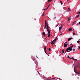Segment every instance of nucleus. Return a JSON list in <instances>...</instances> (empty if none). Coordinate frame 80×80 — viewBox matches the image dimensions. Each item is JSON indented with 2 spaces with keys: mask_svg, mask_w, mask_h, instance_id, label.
Wrapping results in <instances>:
<instances>
[{
  "mask_svg": "<svg viewBox=\"0 0 80 80\" xmlns=\"http://www.w3.org/2000/svg\"><path fill=\"white\" fill-rule=\"evenodd\" d=\"M47 30L48 32V37H50V31L49 29V26H48V25L47 24Z\"/></svg>",
  "mask_w": 80,
  "mask_h": 80,
  "instance_id": "nucleus-1",
  "label": "nucleus"
},
{
  "mask_svg": "<svg viewBox=\"0 0 80 80\" xmlns=\"http://www.w3.org/2000/svg\"><path fill=\"white\" fill-rule=\"evenodd\" d=\"M57 37H56V38L55 39H54L53 41H52V42H53L54 44L55 43V42L57 41Z\"/></svg>",
  "mask_w": 80,
  "mask_h": 80,
  "instance_id": "nucleus-2",
  "label": "nucleus"
},
{
  "mask_svg": "<svg viewBox=\"0 0 80 80\" xmlns=\"http://www.w3.org/2000/svg\"><path fill=\"white\" fill-rule=\"evenodd\" d=\"M68 48L70 51H72V49L71 48H70V47H69Z\"/></svg>",
  "mask_w": 80,
  "mask_h": 80,
  "instance_id": "nucleus-3",
  "label": "nucleus"
},
{
  "mask_svg": "<svg viewBox=\"0 0 80 80\" xmlns=\"http://www.w3.org/2000/svg\"><path fill=\"white\" fill-rule=\"evenodd\" d=\"M72 39H73V38H68V41H70V40H71Z\"/></svg>",
  "mask_w": 80,
  "mask_h": 80,
  "instance_id": "nucleus-4",
  "label": "nucleus"
},
{
  "mask_svg": "<svg viewBox=\"0 0 80 80\" xmlns=\"http://www.w3.org/2000/svg\"><path fill=\"white\" fill-rule=\"evenodd\" d=\"M72 29L71 28H70L68 30L69 32H71V31H72Z\"/></svg>",
  "mask_w": 80,
  "mask_h": 80,
  "instance_id": "nucleus-5",
  "label": "nucleus"
},
{
  "mask_svg": "<svg viewBox=\"0 0 80 80\" xmlns=\"http://www.w3.org/2000/svg\"><path fill=\"white\" fill-rule=\"evenodd\" d=\"M50 43H51V44L52 45H53V44H54V43L53 42V41H51Z\"/></svg>",
  "mask_w": 80,
  "mask_h": 80,
  "instance_id": "nucleus-6",
  "label": "nucleus"
},
{
  "mask_svg": "<svg viewBox=\"0 0 80 80\" xmlns=\"http://www.w3.org/2000/svg\"><path fill=\"white\" fill-rule=\"evenodd\" d=\"M69 50L68 48L66 50V52H69V51H68Z\"/></svg>",
  "mask_w": 80,
  "mask_h": 80,
  "instance_id": "nucleus-7",
  "label": "nucleus"
},
{
  "mask_svg": "<svg viewBox=\"0 0 80 80\" xmlns=\"http://www.w3.org/2000/svg\"><path fill=\"white\" fill-rule=\"evenodd\" d=\"M64 47H67V46L66 45V44H65V43H64Z\"/></svg>",
  "mask_w": 80,
  "mask_h": 80,
  "instance_id": "nucleus-8",
  "label": "nucleus"
},
{
  "mask_svg": "<svg viewBox=\"0 0 80 80\" xmlns=\"http://www.w3.org/2000/svg\"><path fill=\"white\" fill-rule=\"evenodd\" d=\"M42 35L45 36V32H42Z\"/></svg>",
  "mask_w": 80,
  "mask_h": 80,
  "instance_id": "nucleus-9",
  "label": "nucleus"
},
{
  "mask_svg": "<svg viewBox=\"0 0 80 80\" xmlns=\"http://www.w3.org/2000/svg\"><path fill=\"white\" fill-rule=\"evenodd\" d=\"M62 26L61 27H59V31H61V30H62Z\"/></svg>",
  "mask_w": 80,
  "mask_h": 80,
  "instance_id": "nucleus-10",
  "label": "nucleus"
},
{
  "mask_svg": "<svg viewBox=\"0 0 80 80\" xmlns=\"http://www.w3.org/2000/svg\"><path fill=\"white\" fill-rule=\"evenodd\" d=\"M79 16H80V14H78L77 16H76V18H78Z\"/></svg>",
  "mask_w": 80,
  "mask_h": 80,
  "instance_id": "nucleus-11",
  "label": "nucleus"
},
{
  "mask_svg": "<svg viewBox=\"0 0 80 80\" xmlns=\"http://www.w3.org/2000/svg\"><path fill=\"white\" fill-rule=\"evenodd\" d=\"M44 49V51L46 50H47V47L46 46H45Z\"/></svg>",
  "mask_w": 80,
  "mask_h": 80,
  "instance_id": "nucleus-12",
  "label": "nucleus"
},
{
  "mask_svg": "<svg viewBox=\"0 0 80 80\" xmlns=\"http://www.w3.org/2000/svg\"><path fill=\"white\" fill-rule=\"evenodd\" d=\"M47 25H48V22H47V23H45V26H47Z\"/></svg>",
  "mask_w": 80,
  "mask_h": 80,
  "instance_id": "nucleus-13",
  "label": "nucleus"
},
{
  "mask_svg": "<svg viewBox=\"0 0 80 80\" xmlns=\"http://www.w3.org/2000/svg\"><path fill=\"white\" fill-rule=\"evenodd\" d=\"M50 4L49 6H48V8H47L46 9V10H47L48 8H49V7H50Z\"/></svg>",
  "mask_w": 80,
  "mask_h": 80,
  "instance_id": "nucleus-14",
  "label": "nucleus"
},
{
  "mask_svg": "<svg viewBox=\"0 0 80 80\" xmlns=\"http://www.w3.org/2000/svg\"><path fill=\"white\" fill-rule=\"evenodd\" d=\"M72 19V18H68V21H69L70 20H71Z\"/></svg>",
  "mask_w": 80,
  "mask_h": 80,
  "instance_id": "nucleus-15",
  "label": "nucleus"
},
{
  "mask_svg": "<svg viewBox=\"0 0 80 80\" xmlns=\"http://www.w3.org/2000/svg\"><path fill=\"white\" fill-rule=\"evenodd\" d=\"M48 2H51L52 0H48Z\"/></svg>",
  "mask_w": 80,
  "mask_h": 80,
  "instance_id": "nucleus-16",
  "label": "nucleus"
},
{
  "mask_svg": "<svg viewBox=\"0 0 80 80\" xmlns=\"http://www.w3.org/2000/svg\"><path fill=\"white\" fill-rule=\"evenodd\" d=\"M73 45H72L71 46V47H69L70 48H73Z\"/></svg>",
  "mask_w": 80,
  "mask_h": 80,
  "instance_id": "nucleus-17",
  "label": "nucleus"
},
{
  "mask_svg": "<svg viewBox=\"0 0 80 80\" xmlns=\"http://www.w3.org/2000/svg\"><path fill=\"white\" fill-rule=\"evenodd\" d=\"M73 60H74L75 61H77V59H73Z\"/></svg>",
  "mask_w": 80,
  "mask_h": 80,
  "instance_id": "nucleus-18",
  "label": "nucleus"
},
{
  "mask_svg": "<svg viewBox=\"0 0 80 80\" xmlns=\"http://www.w3.org/2000/svg\"><path fill=\"white\" fill-rule=\"evenodd\" d=\"M65 50H64V49H63V50H62V53H63H63H64V51Z\"/></svg>",
  "mask_w": 80,
  "mask_h": 80,
  "instance_id": "nucleus-19",
  "label": "nucleus"
},
{
  "mask_svg": "<svg viewBox=\"0 0 80 80\" xmlns=\"http://www.w3.org/2000/svg\"><path fill=\"white\" fill-rule=\"evenodd\" d=\"M60 3H61V5H62L63 4V2H62V1H60Z\"/></svg>",
  "mask_w": 80,
  "mask_h": 80,
  "instance_id": "nucleus-20",
  "label": "nucleus"
},
{
  "mask_svg": "<svg viewBox=\"0 0 80 80\" xmlns=\"http://www.w3.org/2000/svg\"><path fill=\"white\" fill-rule=\"evenodd\" d=\"M76 22H77V21H76L75 22H73V24H75V23H76Z\"/></svg>",
  "mask_w": 80,
  "mask_h": 80,
  "instance_id": "nucleus-21",
  "label": "nucleus"
},
{
  "mask_svg": "<svg viewBox=\"0 0 80 80\" xmlns=\"http://www.w3.org/2000/svg\"><path fill=\"white\" fill-rule=\"evenodd\" d=\"M75 49H72V51H73V52H75Z\"/></svg>",
  "mask_w": 80,
  "mask_h": 80,
  "instance_id": "nucleus-22",
  "label": "nucleus"
},
{
  "mask_svg": "<svg viewBox=\"0 0 80 80\" xmlns=\"http://www.w3.org/2000/svg\"><path fill=\"white\" fill-rule=\"evenodd\" d=\"M74 70L75 72V73H76V71H75V67H74Z\"/></svg>",
  "mask_w": 80,
  "mask_h": 80,
  "instance_id": "nucleus-23",
  "label": "nucleus"
},
{
  "mask_svg": "<svg viewBox=\"0 0 80 80\" xmlns=\"http://www.w3.org/2000/svg\"><path fill=\"white\" fill-rule=\"evenodd\" d=\"M77 43H80V41H77Z\"/></svg>",
  "mask_w": 80,
  "mask_h": 80,
  "instance_id": "nucleus-24",
  "label": "nucleus"
},
{
  "mask_svg": "<svg viewBox=\"0 0 80 80\" xmlns=\"http://www.w3.org/2000/svg\"><path fill=\"white\" fill-rule=\"evenodd\" d=\"M46 27H47L46 26H45L44 28V29H45V28H46Z\"/></svg>",
  "mask_w": 80,
  "mask_h": 80,
  "instance_id": "nucleus-25",
  "label": "nucleus"
},
{
  "mask_svg": "<svg viewBox=\"0 0 80 80\" xmlns=\"http://www.w3.org/2000/svg\"><path fill=\"white\" fill-rule=\"evenodd\" d=\"M74 58L73 57H72V58H71V59H72V60H73Z\"/></svg>",
  "mask_w": 80,
  "mask_h": 80,
  "instance_id": "nucleus-26",
  "label": "nucleus"
},
{
  "mask_svg": "<svg viewBox=\"0 0 80 80\" xmlns=\"http://www.w3.org/2000/svg\"><path fill=\"white\" fill-rule=\"evenodd\" d=\"M48 50L49 51H50V50H51V49L50 48H49Z\"/></svg>",
  "mask_w": 80,
  "mask_h": 80,
  "instance_id": "nucleus-27",
  "label": "nucleus"
},
{
  "mask_svg": "<svg viewBox=\"0 0 80 80\" xmlns=\"http://www.w3.org/2000/svg\"><path fill=\"white\" fill-rule=\"evenodd\" d=\"M68 12H70V8H68Z\"/></svg>",
  "mask_w": 80,
  "mask_h": 80,
  "instance_id": "nucleus-28",
  "label": "nucleus"
},
{
  "mask_svg": "<svg viewBox=\"0 0 80 80\" xmlns=\"http://www.w3.org/2000/svg\"><path fill=\"white\" fill-rule=\"evenodd\" d=\"M44 51H45V53H46V54H47V52H46V50H45Z\"/></svg>",
  "mask_w": 80,
  "mask_h": 80,
  "instance_id": "nucleus-29",
  "label": "nucleus"
},
{
  "mask_svg": "<svg viewBox=\"0 0 80 80\" xmlns=\"http://www.w3.org/2000/svg\"><path fill=\"white\" fill-rule=\"evenodd\" d=\"M45 40L46 41V42L47 43V39L45 38Z\"/></svg>",
  "mask_w": 80,
  "mask_h": 80,
  "instance_id": "nucleus-30",
  "label": "nucleus"
},
{
  "mask_svg": "<svg viewBox=\"0 0 80 80\" xmlns=\"http://www.w3.org/2000/svg\"><path fill=\"white\" fill-rule=\"evenodd\" d=\"M77 14H80V12H78Z\"/></svg>",
  "mask_w": 80,
  "mask_h": 80,
  "instance_id": "nucleus-31",
  "label": "nucleus"
},
{
  "mask_svg": "<svg viewBox=\"0 0 80 80\" xmlns=\"http://www.w3.org/2000/svg\"><path fill=\"white\" fill-rule=\"evenodd\" d=\"M75 32H73V35H75Z\"/></svg>",
  "mask_w": 80,
  "mask_h": 80,
  "instance_id": "nucleus-32",
  "label": "nucleus"
},
{
  "mask_svg": "<svg viewBox=\"0 0 80 80\" xmlns=\"http://www.w3.org/2000/svg\"><path fill=\"white\" fill-rule=\"evenodd\" d=\"M59 24H58L57 25L56 27H58V26Z\"/></svg>",
  "mask_w": 80,
  "mask_h": 80,
  "instance_id": "nucleus-33",
  "label": "nucleus"
},
{
  "mask_svg": "<svg viewBox=\"0 0 80 80\" xmlns=\"http://www.w3.org/2000/svg\"><path fill=\"white\" fill-rule=\"evenodd\" d=\"M47 23V20H46L45 21V23Z\"/></svg>",
  "mask_w": 80,
  "mask_h": 80,
  "instance_id": "nucleus-34",
  "label": "nucleus"
},
{
  "mask_svg": "<svg viewBox=\"0 0 80 80\" xmlns=\"http://www.w3.org/2000/svg\"><path fill=\"white\" fill-rule=\"evenodd\" d=\"M43 16H44V14H43L42 15V17H43Z\"/></svg>",
  "mask_w": 80,
  "mask_h": 80,
  "instance_id": "nucleus-35",
  "label": "nucleus"
},
{
  "mask_svg": "<svg viewBox=\"0 0 80 80\" xmlns=\"http://www.w3.org/2000/svg\"><path fill=\"white\" fill-rule=\"evenodd\" d=\"M78 48H79V49H80V46Z\"/></svg>",
  "mask_w": 80,
  "mask_h": 80,
  "instance_id": "nucleus-36",
  "label": "nucleus"
},
{
  "mask_svg": "<svg viewBox=\"0 0 80 80\" xmlns=\"http://www.w3.org/2000/svg\"><path fill=\"white\" fill-rule=\"evenodd\" d=\"M62 35V33H61V34H60V35Z\"/></svg>",
  "mask_w": 80,
  "mask_h": 80,
  "instance_id": "nucleus-37",
  "label": "nucleus"
},
{
  "mask_svg": "<svg viewBox=\"0 0 80 80\" xmlns=\"http://www.w3.org/2000/svg\"><path fill=\"white\" fill-rule=\"evenodd\" d=\"M65 43V44H66V43H67V42H66Z\"/></svg>",
  "mask_w": 80,
  "mask_h": 80,
  "instance_id": "nucleus-38",
  "label": "nucleus"
},
{
  "mask_svg": "<svg viewBox=\"0 0 80 80\" xmlns=\"http://www.w3.org/2000/svg\"><path fill=\"white\" fill-rule=\"evenodd\" d=\"M66 46H67V45H68V43L66 44Z\"/></svg>",
  "mask_w": 80,
  "mask_h": 80,
  "instance_id": "nucleus-39",
  "label": "nucleus"
},
{
  "mask_svg": "<svg viewBox=\"0 0 80 80\" xmlns=\"http://www.w3.org/2000/svg\"><path fill=\"white\" fill-rule=\"evenodd\" d=\"M68 58H69L70 57L68 56Z\"/></svg>",
  "mask_w": 80,
  "mask_h": 80,
  "instance_id": "nucleus-40",
  "label": "nucleus"
},
{
  "mask_svg": "<svg viewBox=\"0 0 80 80\" xmlns=\"http://www.w3.org/2000/svg\"><path fill=\"white\" fill-rule=\"evenodd\" d=\"M55 18H56V17H55L54 18V19H55Z\"/></svg>",
  "mask_w": 80,
  "mask_h": 80,
  "instance_id": "nucleus-41",
  "label": "nucleus"
},
{
  "mask_svg": "<svg viewBox=\"0 0 80 80\" xmlns=\"http://www.w3.org/2000/svg\"><path fill=\"white\" fill-rule=\"evenodd\" d=\"M78 24H80V22H79Z\"/></svg>",
  "mask_w": 80,
  "mask_h": 80,
  "instance_id": "nucleus-42",
  "label": "nucleus"
},
{
  "mask_svg": "<svg viewBox=\"0 0 80 80\" xmlns=\"http://www.w3.org/2000/svg\"><path fill=\"white\" fill-rule=\"evenodd\" d=\"M69 58H70V59H71V58L70 57H69Z\"/></svg>",
  "mask_w": 80,
  "mask_h": 80,
  "instance_id": "nucleus-43",
  "label": "nucleus"
},
{
  "mask_svg": "<svg viewBox=\"0 0 80 80\" xmlns=\"http://www.w3.org/2000/svg\"><path fill=\"white\" fill-rule=\"evenodd\" d=\"M72 45V43H71V44H70V45Z\"/></svg>",
  "mask_w": 80,
  "mask_h": 80,
  "instance_id": "nucleus-44",
  "label": "nucleus"
},
{
  "mask_svg": "<svg viewBox=\"0 0 80 80\" xmlns=\"http://www.w3.org/2000/svg\"><path fill=\"white\" fill-rule=\"evenodd\" d=\"M67 51H66L65 52V53H66V52Z\"/></svg>",
  "mask_w": 80,
  "mask_h": 80,
  "instance_id": "nucleus-45",
  "label": "nucleus"
},
{
  "mask_svg": "<svg viewBox=\"0 0 80 80\" xmlns=\"http://www.w3.org/2000/svg\"><path fill=\"white\" fill-rule=\"evenodd\" d=\"M67 0V1H69L70 0Z\"/></svg>",
  "mask_w": 80,
  "mask_h": 80,
  "instance_id": "nucleus-46",
  "label": "nucleus"
},
{
  "mask_svg": "<svg viewBox=\"0 0 80 80\" xmlns=\"http://www.w3.org/2000/svg\"><path fill=\"white\" fill-rule=\"evenodd\" d=\"M78 40H80V39H79Z\"/></svg>",
  "mask_w": 80,
  "mask_h": 80,
  "instance_id": "nucleus-47",
  "label": "nucleus"
},
{
  "mask_svg": "<svg viewBox=\"0 0 80 80\" xmlns=\"http://www.w3.org/2000/svg\"><path fill=\"white\" fill-rule=\"evenodd\" d=\"M45 10V9H44V10Z\"/></svg>",
  "mask_w": 80,
  "mask_h": 80,
  "instance_id": "nucleus-48",
  "label": "nucleus"
}]
</instances>
